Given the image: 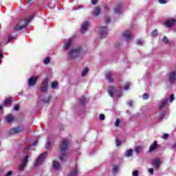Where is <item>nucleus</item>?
I'll return each instance as SVG.
<instances>
[{
    "label": "nucleus",
    "mask_w": 176,
    "mask_h": 176,
    "mask_svg": "<svg viewBox=\"0 0 176 176\" xmlns=\"http://www.w3.org/2000/svg\"><path fill=\"white\" fill-rule=\"evenodd\" d=\"M28 155H25L23 157L21 164L19 166V171H23V170L25 168V166H27V163H28Z\"/></svg>",
    "instance_id": "8"
},
{
    "label": "nucleus",
    "mask_w": 176,
    "mask_h": 176,
    "mask_svg": "<svg viewBox=\"0 0 176 176\" xmlns=\"http://www.w3.org/2000/svg\"><path fill=\"white\" fill-rule=\"evenodd\" d=\"M162 42H164V43H167L168 42V38H167V36H164V38H162Z\"/></svg>",
    "instance_id": "43"
},
{
    "label": "nucleus",
    "mask_w": 176,
    "mask_h": 176,
    "mask_svg": "<svg viewBox=\"0 0 176 176\" xmlns=\"http://www.w3.org/2000/svg\"><path fill=\"white\" fill-rule=\"evenodd\" d=\"M159 2L160 3H162V4H164L167 3L165 0H159Z\"/></svg>",
    "instance_id": "53"
},
{
    "label": "nucleus",
    "mask_w": 176,
    "mask_h": 176,
    "mask_svg": "<svg viewBox=\"0 0 176 176\" xmlns=\"http://www.w3.org/2000/svg\"><path fill=\"white\" fill-rule=\"evenodd\" d=\"M107 92L110 97H116V98H119V97H122V95L123 94V90H116L115 89V86L109 87L107 89Z\"/></svg>",
    "instance_id": "1"
},
{
    "label": "nucleus",
    "mask_w": 176,
    "mask_h": 176,
    "mask_svg": "<svg viewBox=\"0 0 176 176\" xmlns=\"http://www.w3.org/2000/svg\"><path fill=\"white\" fill-rule=\"evenodd\" d=\"M40 91L41 93H45V91H47V87H41Z\"/></svg>",
    "instance_id": "32"
},
{
    "label": "nucleus",
    "mask_w": 176,
    "mask_h": 176,
    "mask_svg": "<svg viewBox=\"0 0 176 176\" xmlns=\"http://www.w3.org/2000/svg\"><path fill=\"white\" fill-rule=\"evenodd\" d=\"M24 149H25V151H30V149H31V146H28Z\"/></svg>",
    "instance_id": "56"
},
{
    "label": "nucleus",
    "mask_w": 176,
    "mask_h": 176,
    "mask_svg": "<svg viewBox=\"0 0 176 176\" xmlns=\"http://www.w3.org/2000/svg\"><path fill=\"white\" fill-rule=\"evenodd\" d=\"M88 27H89V23L87 21L84 22L82 24L81 32H85V31H87Z\"/></svg>",
    "instance_id": "21"
},
{
    "label": "nucleus",
    "mask_w": 176,
    "mask_h": 176,
    "mask_svg": "<svg viewBox=\"0 0 176 176\" xmlns=\"http://www.w3.org/2000/svg\"><path fill=\"white\" fill-rule=\"evenodd\" d=\"M28 3H32L34 2V0H28Z\"/></svg>",
    "instance_id": "57"
},
{
    "label": "nucleus",
    "mask_w": 176,
    "mask_h": 176,
    "mask_svg": "<svg viewBox=\"0 0 176 176\" xmlns=\"http://www.w3.org/2000/svg\"><path fill=\"white\" fill-rule=\"evenodd\" d=\"M123 38L126 41V42H130L131 41V32L129 30H126L122 33Z\"/></svg>",
    "instance_id": "10"
},
{
    "label": "nucleus",
    "mask_w": 176,
    "mask_h": 176,
    "mask_svg": "<svg viewBox=\"0 0 176 176\" xmlns=\"http://www.w3.org/2000/svg\"><path fill=\"white\" fill-rule=\"evenodd\" d=\"M12 102H13V98L10 97L5 99L4 104L0 105V111H3V107H10L12 105Z\"/></svg>",
    "instance_id": "7"
},
{
    "label": "nucleus",
    "mask_w": 176,
    "mask_h": 176,
    "mask_svg": "<svg viewBox=\"0 0 176 176\" xmlns=\"http://www.w3.org/2000/svg\"><path fill=\"white\" fill-rule=\"evenodd\" d=\"M23 130H24V126L20 125L16 128H12L10 129L9 133L11 135L19 134V133H21Z\"/></svg>",
    "instance_id": "6"
},
{
    "label": "nucleus",
    "mask_w": 176,
    "mask_h": 176,
    "mask_svg": "<svg viewBox=\"0 0 176 176\" xmlns=\"http://www.w3.org/2000/svg\"><path fill=\"white\" fill-rule=\"evenodd\" d=\"M105 21L104 23H106V24H108L109 23L111 22V18H109V16H105Z\"/></svg>",
    "instance_id": "41"
},
{
    "label": "nucleus",
    "mask_w": 176,
    "mask_h": 176,
    "mask_svg": "<svg viewBox=\"0 0 176 176\" xmlns=\"http://www.w3.org/2000/svg\"><path fill=\"white\" fill-rule=\"evenodd\" d=\"M85 102H86V97L82 96L80 99V104L85 107Z\"/></svg>",
    "instance_id": "26"
},
{
    "label": "nucleus",
    "mask_w": 176,
    "mask_h": 176,
    "mask_svg": "<svg viewBox=\"0 0 176 176\" xmlns=\"http://www.w3.org/2000/svg\"><path fill=\"white\" fill-rule=\"evenodd\" d=\"M148 172L150 173V174H153V168H150L148 169Z\"/></svg>",
    "instance_id": "55"
},
{
    "label": "nucleus",
    "mask_w": 176,
    "mask_h": 176,
    "mask_svg": "<svg viewBox=\"0 0 176 176\" xmlns=\"http://www.w3.org/2000/svg\"><path fill=\"white\" fill-rule=\"evenodd\" d=\"M151 34L154 37V38H156V36H157V30H153Z\"/></svg>",
    "instance_id": "33"
},
{
    "label": "nucleus",
    "mask_w": 176,
    "mask_h": 176,
    "mask_svg": "<svg viewBox=\"0 0 176 176\" xmlns=\"http://www.w3.org/2000/svg\"><path fill=\"white\" fill-rule=\"evenodd\" d=\"M34 19V16L31 15L30 16H29L28 18H27L24 22V24L23 25H20L18 24L16 25L14 28V31H21V30H23V28H25V27H27L28 23H30V21H31L32 19Z\"/></svg>",
    "instance_id": "3"
},
{
    "label": "nucleus",
    "mask_w": 176,
    "mask_h": 176,
    "mask_svg": "<svg viewBox=\"0 0 176 176\" xmlns=\"http://www.w3.org/2000/svg\"><path fill=\"white\" fill-rule=\"evenodd\" d=\"M46 156H47V153L41 154L34 164L35 167H38V166H39V164H41L42 162H43V160L45 159V157H46Z\"/></svg>",
    "instance_id": "9"
},
{
    "label": "nucleus",
    "mask_w": 176,
    "mask_h": 176,
    "mask_svg": "<svg viewBox=\"0 0 176 176\" xmlns=\"http://www.w3.org/2000/svg\"><path fill=\"white\" fill-rule=\"evenodd\" d=\"M133 150L132 149H130L129 151H127L126 153H125V155H126V157H131V156H133Z\"/></svg>",
    "instance_id": "25"
},
{
    "label": "nucleus",
    "mask_w": 176,
    "mask_h": 176,
    "mask_svg": "<svg viewBox=\"0 0 176 176\" xmlns=\"http://www.w3.org/2000/svg\"><path fill=\"white\" fill-rule=\"evenodd\" d=\"M71 43H72V41L71 40H69L67 43L64 44L63 47L65 50L69 49V47L71 46Z\"/></svg>",
    "instance_id": "23"
},
{
    "label": "nucleus",
    "mask_w": 176,
    "mask_h": 176,
    "mask_svg": "<svg viewBox=\"0 0 176 176\" xmlns=\"http://www.w3.org/2000/svg\"><path fill=\"white\" fill-rule=\"evenodd\" d=\"M43 63L44 64H46V65L49 64V63H50V58L49 57L45 58V60H44Z\"/></svg>",
    "instance_id": "39"
},
{
    "label": "nucleus",
    "mask_w": 176,
    "mask_h": 176,
    "mask_svg": "<svg viewBox=\"0 0 176 176\" xmlns=\"http://www.w3.org/2000/svg\"><path fill=\"white\" fill-rule=\"evenodd\" d=\"M98 2V0H91V5H93V6L97 5Z\"/></svg>",
    "instance_id": "47"
},
{
    "label": "nucleus",
    "mask_w": 176,
    "mask_h": 176,
    "mask_svg": "<svg viewBox=\"0 0 176 176\" xmlns=\"http://www.w3.org/2000/svg\"><path fill=\"white\" fill-rule=\"evenodd\" d=\"M52 166L55 168V170H59L60 169V162H56V160L53 161Z\"/></svg>",
    "instance_id": "22"
},
{
    "label": "nucleus",
    "mask_w": 176,
    "mask_h": 176,
    "mask_svg": "<svg viewBox=\"0 0 176 176\" xmlns=\"http://www.w3.org/2000/svg\"><path fill=\"white\" fill-rule=\"evenodd\" d=\"M38 144V140H36L34 142L32 143V146H35Z\"/></svg>",
    "instance_id": "54"
},
{
    "label": "nucleus",
    "mask_w": 176,
    "mask_h": 176,
    "mask_svg": "<svg viewBox=\"0 0 176 176\" xmlns=\"http://www.w3.org/2000/svg\"><path fill=\"white\" fill-rule=\"evenodd\" d=\"M50 146V142H48V145L45 146V148H48Z\"/></svg>",
    "instance_id": "58"
},
{
    "label": "nucleus",
    "mask_w": 176,
    "mask_h": 176,
    "mask_svg": "<svg viewBox=\"0 0 176 176\" xmlns=\"http://www.w3.org/2000/svg\"><path fill=\"white\" fill-rule=\"evenodd\" d=\"M16 120V118H14V116L13 114H8L6 117V121L8 124H10V123H12V122H14Z\"/></svg>",
    "instance_id": "15"
},
{
    "label": "nucleus",
    "mask_w": 176,
    "mask_h": 176,
    "mask_svg": "<svg viewBox=\"0 0 176 176\" xmlns=\"http://www.w3.org/2000/svg\"><path fill=\"white\" fill-rule=\"evenodd\" d=\"M120 120H119V118H118L116 120L115 126H116V127H118V126H120Z\"/></svg>",
    "instance_id": "37"
},
{
    "label": "nucleus",
    "mask_w": 176,
    "mask_h": 176,
    "mask_svg": "<svg viewBox=\"0 0 176 176\" xmlns=\"http://www.w3.org/2000/svg\"><path fill=\"white\" fill-rule=\"evenodd\" d=\"M2 58H3V53L0 52V64L2 63Z\"/></svg>",
    "instance_id": "51"
},
{
    "label": "nucleus",
    "mask_w": 176,
    "mask_h": 176,
    "mask_svg": "<svg viewBox=\"0 0 176 176\" xmlns=\"http://www.w3.org/2000/svg\"><path fill=\"white\" fill-rule=\"evenodd\" d=\"M58 86V82H57V81H54L52 82V85H51L52 89H56Z\"/></svg>",
    "instance_id": "27"
},
{
    "label": "nucleus",
    "mask_w": 176,
    "mask_h": 176,
    "mask_svg": "<svg viewBox=\"0 0 176 176\" xmlns=\"http://www.w3.org/2000/svg\"><path fill=\"white\" fill-rule=\"evenodd\" d=\"M43 102L45 104H48V102H50V96H49L47 99L43 100Z\"/></svg>",
    "instance_id": "49"
},
{
    "label": "nucleus",
    "mask_w": 176,
    "mask_h": 176,
    "mask_svg": "<svg viewBox=\"0 0 176 176\" xmlns=\"http://www.w3.org/2000/svg\"><path fill=\"white\" fill-rule=\"evenodd\" d=\"M12 39H14V37L13 36H9L8 41H7V43H9V42H10V41H12Z\"/></svg>",
    "instance_id": "48"
},
{
    "label": "nucleus",
    "mask_w": 176,
    "mask_h": 176,
    "mask_svg": "<svg viewBox=\"0 0 176 176\" xmlns=\"http://www.w3.org/2000/svg\"><path fill=\"white\" fill-rule=\"evenodd\" d=\"M69 145V143L68 142V140H63L62 144H60V154L59 155V160L60 162L65 157V155L67 153V149H68Z\"/></svg>",
    "instance_id": "2"
},
{
    "label": "nucleus",
    "mask_w": 176,
    "mask_h": 176,
    "mask_svg": "<svg viewBox=\"0 0 176 176\" xmlns=\"http://www.w3.org/2000/svg\"><path fill=\"white\" fill-rule=\"evenodd\" d=\"M132 174L133 176H138V170H133Z\"/></svg>",
    "instance_id": "50"
},
{
    "label": "nucleus",
    "mask_w": 176,
    "mask_h": 176,
    "mask_svg": "<svg viewBox=\"0 0 176 176\" xmlns=\"http://www.w3.org/2000/svg\"><path fill=\"white\" fill-rule=\"evenodd\" d=\"M100 120H105V116L104 114H100L99 116Z\"/></svg>",
    "instance_id": "44"
},
{
    "label": "nucleus",
    "mask_w": 176,
    "mask_h": 176,
    "mask_svg": "<svg viewBox=\"0 0 176 176\" xmlns=\"http://www.w3.org/2000/svg\"><path fill=\"white\" fill-rule=\"evenodd\" d=\"M87 72H89V68L85 67L82 72V76H85L86 75H87Z\"/></svg>",
    "instance_id": "29"
},
{
    "label": "nucleus",
    "mask_w": 176,
    "mask_h": 176,
    "mask_svg": "<svg viewBox=\"0 0 176 176\" xmlns=\"http://www.w3.org/2000/svg\"><path fill=\"white\" fill-rule=\"evenodd\" d=\"M80 47L74 48L70 50L69 55L70 56L71 58H76V57H79L80 55Z\"/></svg>",
    "instance_id": "4"
},
{
    "label": "nucleus",
    "mask_w": 176,
    "mask_h": 176,
    "mask_svg": "<svg viewBox=\"0 0 176 176\" xmlns=\"http://www.w3.org/2000/svg\"><path fill=\"white\" fill-rule=\"evenodd\" d=\"M38 76L30 77L28 80V85L35 86V85H36V82H38Z\"/></svg>",
    "instance_id": "14"
},
{
    "label": "nucleus",
    "mask_w": 176,
    "mask_h": 176,
    "mask_svg": "<svg viewBox=\"0 0 176 176\" xmlns=\"http://www.w3.org/2000/svg\"><path fill=\"white\" fill-rule=\"evenodd\" d=\"M148 98H149V95L148 94H144L143 100H148Z\"/></svg>",
    "instance_id": "46"
},
{
    "label": "nucleus",
    "mask_w": 176,
    "mask_h": 176,
    "mask_svg": "<svg viewBox=\"0 0 176 176\" xmlns=\"http://www.w3.org/2000/svg\"><path fill=\"white\" fill-rule=\"evenodd\" d=\"M116 146H120V145H122V142H120V140H119V139H116Z\"/></svg>",
    "instance_id": "40"
},
{
    "label": "nucleus",
    "mask_w": 176,
    "mask_h": 176,
    "mask_svg": "<svg viewBox=\"0 0 176 176\" xmlns=\"http://www.w3.org/2000/svg\"><path fill=\"white\" fill-rule=\"evenodd\" d=\"M176 74L175 72H173L169 75V80L170 83H174L175 82Z\"/></svg>",
    "instance_id": "19"
},
{
    "label": "nucleus",
    "mask_w": 176,
    "mask_h": 176,
    "mask_svg": "<svg viewBox=\"0 0 176 176\" xmlns=\"http://www.w3.org/2000/svg\"><path fill=\"white\" fill-rule=\"evenodd\" d=\"M137 45H139L140 46H142V45L144 44V41H142V39H138L136 41Z\"/></svg>",
    "instance_id": "34"
},
{
    "label": "nucleus",
    "mask_w": 176,
    "mask_h": 176,
    "mask_svg": "<svg viewBox=\"0 0 176 176\" xmlns=\"http://www.w3.org/2000/svg\"><path fill=\"white\" fill-rule=\"evenodd\" d=\"M165 116H166V112L160 113V117H159L160 120H163Z\"/></svg>",
    "instance_id": "30"
},
{
    "label": "nucleus",
    "mask_w": 176,
    "mask_h": 176,
    "mask_svg": "<svg viewBox=\"0 0 176 176\" xmlns=\"http://www.w3.org/2000/svg\"><path fill=\"white\" fill-rule=\"evenodd\" d=\"M105 78L109 83H113V82H115V79H113V77L112 76V72L111 71H108L106 73Z\"/></svg>",
    "instance_id": "13"
},
{
    "label": "nucleus",
    "mask_w": 176,
    "mask_h": 176,
    "mask_svg": "<svg viewBox=\"0 0 176 176\" xmlns=\"http://www.w3.org/2000/svg\"><path fill=\"white\" fill-rule=\"evenodd\" d=\"M122 8H123V3L122 2L118 3L113 8L114 13H116V14H118V13H120L122 12Z\"/></svg>",
    "instance_id": "12"
},
{
    "label": "nucleus",
    "mask_w": 176,
    "mask_h": 176,
    "mask_svg": "<svg viewBox=\"0 0 176 176\" xmlns=\"http://www.w3.org/2000/svg\"><path fill=\"white\" fill-rule=\"evenodd\" d=\"M168 104V100L167 99H162L161 100V102L157 105L159 109H163L166 105Z\"/></svg>",
    "instance_id": "16"
},
{
    "label": "nucleus",
    "mask_w": 176,
    "mask_h": 176,
    "mask_svg": "<svg viewBox=\"0 0 176 176\" xmlns=\"http://www.w3.org/2000/svg\"><path fill=\"white\" fill-rule=\"evenodd\" d=\"M48 85H49V80H47V78H45L42 82L41 87H47Z\"/></svg>",
    "instance_id": "24"
},
{
    "label": "nucleus",
    "mask_w": 176,
    "mask_h": 176,
    "mask_svg": "<svg viewBox=\"0 0 176 176\" xmlns=\"http://www.w3.org/2000/svg\"><path fill=\"white\" fill-rule=\"evenodd\" d=\"M78 175V170H73L70 172L69 176H76Z\"/></svg>",
    "instance_id": "28"
},
{
    "label": "nucleus",
    "mask_w": 176,
    "mask_h": 176,
    "mask_svg": "<svg viewBox=\"0 0 176 176\" xmlns=\"http://www.w3.org/2000/svg\"><path fill=\"white\" fill-rule=\"evenodd\" d=\"M153 166H155V168L159 170L160 168V160L159 159H155L152 161Z\"/></svg>",
    "instance_id": "18"
},
{
    "label": "nucleus",
    "mask_w": 176,
    "mask_h": 176,
    "mask_svg": "<svg viewBox=\"0 0 176 176\" xmlns=\"http://www.w3.org/2000/svg\"><path fill=\"white\" fill-rule=\"evenodd\" d=\"M100 13H101V8H100L99 7H95L94 8V12H93L94 16L97 17V16H99Z\"/></svg>",
    "instance_id": "20"
},
{
    "label": "nucleus",
    "mask_w": 176,
    "mask_h": 176,
    "mask_svg": "<svg viewBox=\"0 0 176 176\" xmlns=\"http://www.w3.org/2000/svg\"><path fill=\"white\" fill-rule=\"evenodd\" d=\"M130 82H126L124 86V90H129V89H130Z\"/></svg>",
    "instance_id": "36"
},
{
    "label": "nucleus",
    "mask_w": 176,
    "mask_h": 176,
    "mask_svg": "<svg viewBox=\"0 0 176 176\" xmlns=\"http://www.w3.org/2000/svg\"><path fill=\"white\" fill-rule=\"evenodd\" d=\"M174 100H175V98H174V94H171L170 96V100H169V102H173L174 101Z\"/></svg>",
    "instance_id": "42"
},
{
    "label": "nucleus",
    "mask_w": 176,
    "mask_h": 176,
    "mask_svg": "<svg viewBox=\"0 0 176 176\" xmlns=\"http://www.w3.org/2000/svg\"><path fill=\"white\" fill-rule=\"evenodd\" d=\"M157 148V141H154L151 145H150V147H149V149H148V152L151 153V152H153V151H156Z\"/></svg>",
    "instance_id": "17"
},
{
    "label": "nucleus",
    "mask_w": 176,
    "mask_h": 176,
    "mask_svg": "<svg viewBox=\"0 0 176 176\" xmlns=\"http://www.w3.org/2000/svg\"><path fill=\"white\" fill-rule=\"evenodd\" d=\"M169 137L170 135H168V133H165L163 135L162 138H164V140H167Z\"/></svg>",
    "instance_id": "45"
},
{
    "label": "nucleus",
    "mask_w": 176,
    "mask_h": 176,
    "mask_svg": "<svg viewBox=\"0 0 176 176\" xmlns=\"http://www.w3.org/2000/svg\"><path fill=\"white\" fill-rule=\"evenodd\" d=\"M119 168V166L118 165H115L113 167V173H117L118 172V169Z\"/></svg>",
    "instance_id": "38"
},
{
    "label": "nucleus",
    "mask_w": 176,
    "mask_h": 176,
    "mask_svg": "<svg viewBox=\"0 0 176 176\" xmlns=\"http://www.w3.org/2000/svg\"><path fill=\"white\" fill-rule=\"evenodd\" d=\"M99 35L100 38H107L108 35V28L107 26H102L99 28Z\"/></svg>",
    "instance_id": "5"
},
{
    "label": "nucleus",
    "mask_w": 176,
    "mask_h": 176,
    "mask_svg": "<svg viewBox=\"0 0 176 176\" xmlns=\"http://www.w3.org/2000/svg\"><path fill=\"white\" fill-rule=\"evenodd\" d=\"M142 149V147L138 146L135 148V152H136V153H140V152H141Z\"/></svg>",
    "instance_id": "31"
},
{
    "label": "nucleus",
    "mask_w": 176,
    "mask_h": 176,
    "mask_svg": "<svg viewBox=\"0 0 176 176\" xmlns=\"http://www.w3.org/2000/svg\"><path fill=\"white\" fill-rule=\"evenodd\" d=\"M175 19H169L164 23V25L167 27V28H171V27H174V25H175Z\"/></svg>",
    "instance_id": "11"
},
{
    "label": "nucleus",
    "mask_w": 176,
    "mask_h": 176,
    "mask_svg": "<svg viewBox=\"0 0 176 176\" xmlns=\"http://www.w3.org/2000/svg\"><path fill=\"white\" fill-rule=\"evenodd\" d=\"M20 110V106L19 104H15L14 106V111H15L16 112H17L18 111Z\"/></svg>",
    "instance_id": "35"
},
{
    "label": "nucleus",
    "mask_w": 176,
    "mask_h": 176,
    "mask_svg": "<svg viewBox=\"0 0 176 176\" xmlns=\"http://www.w3.org/2000/svg\"><path fill=\"white\" fill-rule=\"evenodd\" d=\"M12 174H13V172L12 170L9 171L7 173V174L6 175V176H10L12 175Z\"/></svg>",
    "instance_id": "52"
}]
</instances>
